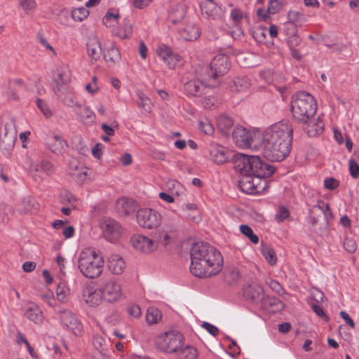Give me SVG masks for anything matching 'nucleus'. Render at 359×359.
<instances>
[{
    "label": "nucleus",
    "mask_w": 359,
    "mask_h": 359,
    "mask_svg": "<svg viewBox=\"0 0 359 359\" xmlns=\"http://www.w3.org/2000/svg\"><path fill=\"white\" fill-rule=\"evenodd\" d=\"M292 128L290 122L280 121L264 132L260 130L261 148L264 156L272 161H281L290 152Z\"/></svg>",
    "instance_id": "f257e3e1"
},
{
    "label": "nucleus",
    "mask_w": 359,
    "mask_h": 359,
    "mask_svg": "<svg viewBox=\"0 0 359 359\" xmlns=\"http://www.w3.org/2000/svg\"><path fill=\"white\" fill-rule=\"evenodd\" d=\"M190 257V271L196 277L209 278L217 275L222 269L224 260L222 254L208 243H194L191 249Z\"/></svg>",
    "instance_id": "f03ea898"
},
{
    "label": "nucleus",
    "mask_w": 359,
    "mask_h": 359,
    "mask_svg": "<svg viewBox=\"0 0 359 359\" xmlns=\"http://www.w3.org/2000/svg\"><path fill=\"white\" fill-rule=\"evenodd\" d=\"M104 264V260L101 252L94 248H85L78 255V269L87 278H99L103 272Z\"/></svg>",
    "instance_id": "7ed1b4c3"
},
{
    "label": "nucleus",
    "mask_w": 359,
    "mask_h": 359,
    "mask_svg": "<svg viewBox=\"0 0 359 359\" xmlns=\"http://www.w3.org/2000/svg\"><path fill=\"white\" fill-rule=\"evenodd\" d=\"M236 169L242 175L250 176L270 177L274 168L262 161L258 156L240 154L235 162Z\"/></svg>",
    "instance_id": "20e7f679"
},
{
    "label": "nucleus",
    "mask_w": 359,
    "mask_h": 359,
    "mask_svg": "<svg viewBox=\"0 0 359 359\" xmlns=\"http://www.w3.org/2000/svg\"><path fill=\"white\" fill-rule=\"evenodd\" d=\"M184 341L183 335L177 331H168L158 334L155 339L156 348L164 353L172 354L178 351Z\"/></svg>",
    "instance_id": "39448f33"
},
{
    "label": "nucleus",
    "mask_w": 359,
    "mask_h": 359,
    "mask_svg": "<svg viewBox=\"0 0 359 359\" xmlns=\"http://www.w3.org/2000/svg\"><path fill=\"white\" fill-rule=\"evenodd\" d=\"M260 138V130H250L238 126L233 131V142L240 148L259 149L261 148Z\"/></svg>",
    "instance_id": "423d86ee"
},
{
    "label": "nucleus",
    "mask_w": 359,
    "mask_h": 359,
    "mask_svg": "<svg viewBox=\"0 0 359 359\" xmlns=\"http://www.w3.org/2000/svg\"><path fill=\"white\" fill-rule=\"evenodd\" d=\"M294 118L303 123V129L309 137H316L324 130V123L319 114H294Z\"/></svg>",
    "instance_id": "0eeeda50"
},
{
    "label": "nucleus",
    "mask_w": 359,
    "mask_h": 359,
    "mask_svg": "<svg viewBox=\"0 0 359 359\" xmlns=\"http://www.w3.org/2000/svg\"><path fill=\"white\" fill-rule=\"evenodd\" d=\"M231 67L229 57L224 54L215 56L209 65L205 67V72L202 75L203 79L215 80L218 77L227 73Z\"/></svg>",
    "instance_id": "6e6552de"
},
{
    "label": "nucleus",
    "mask_w": 359,
    "mask_h": 359,
    "mask_svg": "<svg viewBox=\"0 0 359 359\" xmlns=\"http://www.w3.org/2000/svg\"><path fill=\"white\" fill-rule=\"evenodd\" d=\"M136 222L143 229L152 230L158 228L162 223L161 214L152 208H140L135 215Z\"/></svg>",
    "instance_id": "1a4fd4ad"
},
{
    "label": "nucleus",
    "mask_w": 359,
    "mask_h": 359,
    "mask_svg": "<svg viewBox=\"0 0 359 359\" xmlns=\"http://www.w3.org/2000/svg\"><path fill=\"white\" fill-rule=\"evenodd\" d=\"M104 302L116 303L123 297V287L119 280L114 278L105 280L100 286Z\"/></svg>",
    "instance_id": "9d476101"
},
{
    "label": "nucleus",
    "mask_w": 359,
    "mask_h": 359,
    "mask_svg": "<svg viewBox=\"0 0 359 359\" xmlns=\"http://www.w3.org/2000/svg\"><path fill=\"white\" fill-rule=\"evenodd\" d=\"M290 107L292 112H316L317 103L311 94L299 91L292 96Z\"/></svg>",
    "instance_id": "9b49d317"
},
{
    "label": "nucleus",
    "mask_w": 359,
    "mask_h": 359,
    "mask_svg": "<svg viewBox=\"0 0 359 359\" xmlns=\"http://www.w3.org/2000/svg\"><path fill=\"white\" fill-rule=\"evenodd\" d=\"M17 130L15 122L11 119L6 121L0 130V148L4 155L8 156L14 148L16 141Z\"/></svg>",
    "instance_id": "f8f14e48"
},
{
    "label": "nucleus",
    "mask_w": 359,
    "mask_h": 359,
    "mask_svg": "<svg viewBox=\"0 0 359 359\" xmlns=\"http://www.w3.org/2000/svg\"><path fill=\"white\" fill-rule=\"evenodd\" d=\"M130 243L135 251L144 255L152 254L158 246L157 241L140 233L133 234L130 238Z\"/></svg>",
    "instance_id": "ddd939ff"
},
{
    "label": "nucleus",
    "mask_w": 359,
    "mask_h": 359,
    "mask_svg": "<svg viewBox=\"0 0 359 359\" xmlns=\"http://www.w3.org/2000/svg\"><path fill=\"white\" fill-rule=\"evenodd\" d=\"M60 320L67 330L76 336H81L83 333V327L81 321L70 311L63 310L59 313Z\"/></svg>",
    "instance_id": "4468645a"
},
{
    "label": "nucleus",
    "mask_w": 359,
    "mask_h": 359,
    "mask_svg": "<svg viewBox=\"0 0 359 359\" xmlns=\"http://www.w3.org/2000/svg\"><path fill=\"white\" fill-rule=\"evenodd\" d=\"M100 228L104 238L110 242L118 240L123 233L120 224L111 218H103L100 222Z\"/></svg>",
    "instance_id": "2eb2a0df"
},
{
    "label": "nucleus",
    "mask_w": 359,
    "mask_h": 359,
    "mask_svg": "<svg viewBox=\"0 0 359 359\" xmlns=\"http://www.w3.org/2000/svg\"><path fill=\"white\" fill-rule=\"evenodd\" d=\"M266 177L252 176V178L246 177L240 181L241 189L250 194L262 193L266 189Z\"/></svg>",
    "instance_id": "dca6fc26"
},
{
    "label": "nucleus",
    "mask_w": 359,
    "mask_h": 359,
    "mask_svg": "<svg viewBox=\"0 0 359 359\" xmlns=\"http://www.w3.org/2000/svg\"><path fill=\"white\" fill-rule=\"evenodd\" d=\"M156 53L170 69H175L182 60L180 55L174 53L170 47L165 44L160 45Z\"/></svg>",
    "instance_id": "f3484780"
},
{
    "label": "nucleus",
    "mask_w": 359,
    "mask_h": 359,
    "mask_svg": "<svg viewBox=\"0 0 359 359\" xmlns=\"http://www.w3.org/2000/svg\"><path fill=\"white\" fill-rule=\"evenodd\" d=\"M54 81L57 84L55 93L62 97L60 94L62 88L67 86L71 80V72L68 66L62 65L57 67L54 73Z\"/></svg>",
    "instance_id": "a211bd4d"
},
{
    "label": "nucleus",
    "mask_w": 359,
    "mask_h": 359,
    "mask_svg": "<svg viewBox=\"0 0 359 359\" xmlns=\"http://www.w3.org/2000/svg\"><path fill=\"white\" fill-rule=\"evenodd\" d=\"M29 170L32 176L36 179L40 177V173L43 172L46 175H50L54 172L55 168L52 163L47 160H41L39 163L29 161Z\"/></svg>",
    "instance_id": "6ab92c4d"
},
{
    "label": "nucleus",
    "mask_w": 359,
    "mask_h": 359,
    "mask_svg": "<svg viewBox=\"0 0 359 359\" xmlns=\"http://www.w3.org/2000/svg\"><path fill=\"white\" fill-rule=\"evenodd\" d=\"M69 174L77 183H83L88 176V170L83 167L76 160H72L69 165Z\"/></svg>",
    "instance_id": "aec40b11"
},
{
    "label": "nucleus",
    "mask_w": 359,
    "mask_h": 359,
    "mask_svg": "<svg viewBox=\"0 0 359 359\" xmlns=\"http://www.w3.org/2000/svg\"><path fill=\"white\" fill-rule=\"evenodd\" d=\"M83 299L88 306L92 307L99 306L104 301L100 287L98 289L93 287H86L83 292Z\"/></svg>",
    "instance_id": "412c9836"
},
{
    "label": "nucleus",
    "mask_w": 359,
    "mask_h": 359,
    "mask_svg": "<svg viewBox=\"0 0 359 359\" xmlns=\"http://www.w3.org/2000/svg\"><path fill=\"white\" fill-rule=\"evenodd\" d=\"M24 316L35 324H41L43 315L40 307L35 303L29 302L25 308Z\"/></svg>",
    "instance_id": "4be33fe9"
},
{
    "label": "nucleus",
    "mask_w": 359,
    "mask_h": 359,
    "mask_svg": "<svg viewBox=\"0 0 359 359\" xmlns=\"http://www.w3.org/2000/svg\"><path fill=\"white\" fill-rule=\"evenodd\" d=\"M109 271L115 276L121 275L126 268V264L120 255H111L107 259Z\"/></svg>",
    "instance_id": "5701e85b"
},
{
    "label": "nucleus",
    "mask_w": 359,
    "mask_h": 359,
    "mask_svg": "<svg viewBox=\"0 0 359 359\" xmlns=\"http://www.w3.org/2000/svg\"><path fill=\"white\" fill-rule=\"evenodd\" d=\"M86 46L89 57L95 61L99 60L102 55V47L98 37L90 36L88 39Z\"/></svg>",
    "instance_id": "b1692460"
},
{
    "label": "nucleus",
    "mask_w": 359,
    "mask_h": 359,
    "mask_svg": "<svg viewBox=\"0 0 359 359\" xmlns=\"http://www.w3.org/2000/svg\"><path fill=\"white\" fill-rule=\"evenodd\" d=\"M46 145L53 153L57 155L62 154L67 146L65 141L59 135L48 136Z\"/></svg>",
    "instance_id": "393cba45"
},
{
    "label": "nucleus",
    "mask_w": 359,
    "mask_h": 359,
    "mask_svg": "<svg viewBox=\"0 0 359 359\" xmlns=\"http://www.w3.org/2000/svg\"><path fill=\"white\" fill-rule=\"evenodd\" d=\"M211 159L217 164H222L229 160L227 151L224 147L221 145L212 144L209 150Z\"/></svg>",
    "instance_id": "a878e982"
},
{
    "label": "nucleus",
    "mask_w": 359,
    "mask_h": 359,
    "mask_svg": "<svg viewBox=\"0 0 359 359\" xmlns=\"http://www.w3.org/2000/svg\"><path fill=\"white\" fill-rule=\"evenodd\" d=\"M206 87L199 79L190 80L184 84V92L190 96H201Z\"/></svg>",
    "instance_id": "bb28decb"
},
{
    "label": "nucleus",
    "mask_w": 359,
    "mask_h": 359,
    "mask_svg": "<svg viewBox=\"0 0 359 359\" xmlns=\"http://www.w3.org/2000/svg\"><path fill=\"white\" fill-rule=\"evenodd\" d=\"M116 208L121 216H128L136 208L135 201L133 199L122 198L117 201Z\"/></svg>",
    "instance_id": "cd10ccee"
},
{
    "label": "nucleus",
    "mask_w": 359,
    "mask_h": 359,
    "mask_svg": "<svg viewBox=\"0 0 359 359\" xmlns=\"http://www.w3.org/2000/svg\"><path fill=\"white\" fill-rule=\"evenodd\" d=\"M112 34L122 39H129L133 34V25L130 20L126 18L123 20L121 28H114L111 30Z\"/></svg>",
    "instance_id": "c85d7f7f"
},
{
    "label": "nucleus",
    "mask_w": 359,
    "mask_h": 359,
    "mask_svg": "<svg viewBox=\"0 0 359 359\" xmlns=\"http://www.w3.org/2000/svg\"><path fill=\"white\" fill-rule=\"evenodd\" d=\"M250 86V81L247 77H238L230 85L231 91L233 93H245Z\"/></svg>",
    "instance_id": "c756f323"
},
{
    "label": "nucleus",
    "mask_w": 359,
    "mask_h": 359,
    "mask_svg": "<svg viewBox=\"0 0 359 359\" xmlns=\"http://www.w3.org/2000/svg\"><path fill=\"white\" fill-rule=\"evenodd\" d=\"M180 35L185 41H194L200 36V32L196 25H189L180 31Z\"/></svg>",
    "instance_id": "7c9ffc66"
},
{
    "label": "nucleus",
    "mask_w": 359,
    "mask_h": 359,
    "mask_svg": "<svg viewBox=\"0 0 359 359\" xmlns=\"http://www.w3.org/2000/svg\"><path fill=\"white\" fill-rule=\"evenodd\" d=\"M176 353L177 359H196L198 357L197 349L191 345L182 346Z\"/></svg>",
    "instance_id": "2f4dec72"
},
{
    "label": "nucleus",
    "mask_w": 359,
    "mask_h": 359,
    "mask_svg": "<svg viewBox=\"0 0 359 359\" xmlns=\"http://www.w3.org/2000/svg\"><path fill=\"white\" fill-rule=\"evenodd\" d=\"M38 208V203L32 196L25 197L20 204V210L23 213H32Z\"/></svg>",
    "instance_id": "473e14b6"
},
{
    "label": "nucleus",
    "mask_w": 359,
    "mask_h": 359,
    "mask_svg": "<svg viewBox=\"0 0 359 359\" xmlns=\"http://www.w3.org/2000/svg\"><path fill=\"white\" fill-rule=\"evenodd\" d=\"M217 127L222 133H227L233 126V121L227 114H221L217 117Z\"/></svg>",
    "instance_id": "72a5a7b5"
},
{
    "label": "nucleus",
    "mask_w": 359,
    "mask_h": 359,
    "mask_svg": "<svg viewBox=\"0 0 359 359\" xmlns=\"http://www.w3.org/2000/svg\"><path fill=\"white\" fill-rule=\"evenodd\" d=\"M186 15V10L183 5H177L170 15L169 20L173 24L180 22Z\"/></svg>",
    "instance_id": "f704fd0d"
},
{
    "label": "nucleus",
    "mask_w": 359,
    "mask_h": 359,
    "mask_svg": "<svg viewBox=\"0 0 359 359\" xmlns=\"http://www.w3.org/2000/svg\"><path fill=\"white\" fill-rule=\"evenodd\" d=\"M62 100L65 104L72 108L76 107L74 110L84 109V107H83L81 104L78 103L76 96L71 91H67L64 96L62 97Z\"/></svg>",
    "instance_id": "c9c22d12"
},
{
    "label": "nucleus",
    "mask_w": 359,
    "mask_h": 359,
    "mask_svg": "<svg viewBox=\"0 0 359 359\" xmlns=\"http://www.w3.org/2000/svg\"><path fill=\"white\" fill-rule=\"evenodd\" d=\"M317 212L323 213L327 221L333 217L330 205L323 201H318L317 204L312 208V212Z\"/></svg>",
    "instance_id": "e433bc0d"
},
{
    "label": "nucleus",
    "mask_w": 359,
    "mask_h": 359,
    "mask_svg": "<svg viewBox=\"0 0 359 359\" xmlns=\"http://www.w3.org/2000/svg\"><path fill=\"white\" fill-rule=\"evenodd\" d=\"M162 318L161 312L156 308L149 307L146 313V321L149 325L158 323Z\"/></svg>",
    "instance_id": "4c0bfd02"
},
{
    "label": "nucleus",
    "mask_w": 359,
    "mask_h": 359,
    "mask_svg": "<svg viewBox=\"0 0 359 359\" xmlns=\"http://www.w3.org/2000/svg\"><path fill=\"white\" fill-rule=\"evenodd\" d=\"M137 104L142 110L150 112L151 102V100L142 91H137Z\"/></svg>",
    "instance_id": "58836bf2"
},
{
    "label": "nucleus",
    "mask_w": 359,
    "mask_h": 359,
    "mask_svg": "<svg viewBox=\"0 0 359 359\" xmlns=\"http://www.w3.org/2000/svg\"><path fill=\"white\" fill-rule=\"evenodd\" d=\"M167 184L172 194L179 197H183L185 196L186 189L180 182L176 180H170Z\"/></svg>",
    "instance_id": "ea45409f"
},
{
    "label": "nucleus",
    "mask_w": 359,
    "mask_h": 359,
    "mask_svg": "<svg viewBox=\"0 0 359 359\" xmlns=\"http://www.w3.org/2000/svg\"><path fill=\"white\" fill-rule=\"evenodd\" d=\"M69 289L65 283H60L56 290V296L59 302L65 303L68 301Z\"/></svg>",
    "instance_id": "a19ab883"
},
{
    "label": "nucleus",
    "mask_w": 359,
    "mask_h": 359,
    "mask_svg": "<svg viewBox=\"0 0 359 359\" xmlns=\"http://www.w3.org/2000/svg\"><path fill=\"white\" fill-rule=\"evenodd\" d=\"M120 18V15L117 13H113L111 12H107L105 15L103 17L102 22L103 24L109 28H116V25L118 24V19Z\"/></svg>",
    "instance_id": "79ce46f5"
},
{
    "label": "nucleus",
    "mask_w": 359,
    "mask_h": 359,
    "mask_svg": "<svg viewBox=\"0 0 359 359\" xmlns=\"http://www.w3.org/2000/svg\"><path fill=\"white\" fill-rule=\"evenodd\" d=\"M89 15L87 8L81 7L74 9L71 13V16L74 21L81 22Z\"/></svg>",
    "instance_id": "37998d69"
},
{
    "label": "nucleus",
    "mask_w": 359,
    "mask_h": 359,
    "mask_svg": "<svg viewBox=\"0 0 359 359\" xmlns=\"http://www.w3.org/2000/svg\"><path fill=\"white\" fill-rule=\"evenodd\" d=\"M105 60L112 64L118 62L121 60V53L118 48H111L107 54L104 55Z\"/></svg>",
    "instance_id": "c03bdc74"
},
{
    "label": "nucleus",
    "mask_w": 359,
    "mask_h": 359,
    "mask_svg": "<svg viewBox=\"0 0 359 359\" xmlns=\"http://www.w3.org/2000/svg\"><path fill=\"white\" fill-rule=\"evenodd\" d=\"M263 256L265 257L266 260L271 265H275L277 262L276 255L275 251L270 247L265 246L262 248V250Z\"/></svg>",
    "instance_id": "a18cd8bd"
},
{
    "label": "nucleus",
    "mask_w": 359,
    "mask_h": 359,
    "mask_svg": "<svg viewBox=\"0 0 359 359\" xmlns=\"http://www.w3.org/2000/svg\"><path fill=\"white\" fill-rule=\"evenodd\" d=\"M241 232L248 237L250 241L254 244L259 243V238L253 233L252 229L248 225L242 224L240 226Z\"/></svg>",
    "instance_id": "49530a36"
},
{
    "label": "nucleus",
    "mask_w": 359,
    "mask_h": 359,
    "mask_svg": "<svg viewBox=\"0 0 359 359\" xmlns=\"http://www.w3.org/2000/svg\"><path fill=\"white\" fill-rule=\"evenodd\" d=\"M185 211L193 212L194 213V216H191L189 214H187V217L195 222H198L201 220V217L199 215V212L198 210L197 205L194 203H187L185 208Z\"/></svg>",
    "instance_id": "de8ad7c7"
},
{
    "label": "nucleus",
    "mask_w": 359,
    "mask_h": 359,
    "mask_svg": "<svg viewBox=\"0 0 359 359\" xmlns=\"http://www.w3.org/2000/svg\"><path fill=\"white\" fill-rule=\"evenodd\" d=\"M93 344L100 354H102L106 349V341L102 336L95 335L93 337Z\"/></svg>",
    "instance_id": "09e8293b"
},
{
    "label": "nucleus",
    "mask_w": 359,
    "mask_h": 359,
    "mask_svg": "<svg viewBox=\"0 0 359 359\" xmlns=\"http://www.w3.org/2000/svg\"><path fill=\"white\" fill-rule=\"evenodd\" d=\"M200 129L206 135H211L215 132V128L213 125L207 118L205 120L199 121Z\"/></svg>",
    "instance_id": "8fccbe9b"
},
{
    "label": "nucleus",
    "mask_w": 359,
    "mask_h": 359,
    "mask_svg": "<svg viewBox=\"0 0 359 359\" xmlns=\"http://www.w3.org/2000/svg\"><path fill=\"white\" fill-rule=\"evenodd\" d=\"M282 8V0H269L267 12L269 14L278 13Z\"/></svg>",
    "instance_id": "3c124183"
},
{
    "label": "nucleus",
    "mask_w": 359,
    "mask_h": 359,
    "mask_svg": "<svg viewBox=\"0 0 359 359\" xmlns=\"http://www.w3.org/2000/svg\"><path fill=\"white\" fill-rule=\"evenodd\" d=\"M348 169L350 175L353 178H358L359 176V165L355 159L351 158L348 161Z\"/></svg>",
    "instance_id": "603ef678"
},
{
    "label": "nucleus",
    "mask_w": 359,
    "mask_h": 359,
    "mask_svg": "<svg viewBox=\"0 0 359 359\" xmlns=\"http://www.w3.org/2000/svg\"><path fill=\"white\" fill-rule=\"evenodd\" d=\"M230 18L235 25H238L244 18V14L241 9L233 8L231 11Z\"/></svg>",
    "instance_id": "864d4df0"
},
{
    "label": "nucleus",
    "mask_w": 359,
    "mask_h": 359,
    "mask_svg": "<svg viewBox=\"0 0 359 359\" xmlns=\"http://www.w3.org/2000/svg\"><path fill=\"white\" fill-rule=\"evenodd\" d=\"M303 14L298 11H290L287 13V22L292 24L298 22L303 18Z\"/></svg>",
    "instance_id": "5fc2aeb1"
},
{
    "label": "nucleus",
    "mask_w": 359,
    "mask_h": 359,
    "mask_svg": "<svg viewBox=\"0 0 359 359\" xmlns=\"http://www.w3.org/2000/svg\"><path fill=\"white\" fill-rule=\"evenodd\" d=\"M19 4L27 13L34 9L36 6L34 0H19Z\"/></svg>",
    "instance_id": "6e6d98bb"
},
{
    "label": "nucleus",
    "mask_w": 359,
    "mask_h": 359,
    "mask_svg": "<svg viewBox=\"0 0 359 359\" xmlns=\"http://www.w3.org/2000/svg\"><path fill=\"white\" fill-rule=\"evenodd\" d=\"M78 119L85 125H91L95 120L94 114H79Z\"/></svg>",
    "instance_id": "4d7b16f0"
},
{
    "label": "nucleus",
    "mask_w": 359,
    "mask_h": 359,
    "mask_svg": "<svg viewBox=\"0 0 359 359\" xmlns=\"http://www.w3.org/2000/svg\"><path fill=\"white\" fill-rule=\"evenodd\" d=\"M344 248L349 253L354 252L357 249L355 241L350 238H346L344 242Z\"/></svg>",
    "instance_id": "13d9d810"
},
{
    "label": "nucleus",
    "mask_w": 359,
    "mask_h": 359,
    "mask_svg": "<svg viewBox=\"0 0 359 359\" xmlns=\"http://www.w3.org/2000/svg\"><path fill=\"white\" fill-rule=\"evenodd\" d=\"M104 148V144H102V143H97L92 148V155L93 156V157L98 160H100L102 157Z\"/></svg>",
    "instance_id": "bf43d9fd"
},
{
    "label": "nucleus",
    "mask_w": 359,
    "mask_h": 359,
    "mask_svg": "<svg viewBox=\"0 0 359 359\" xmlns=\"http://www.w3.org/2000/svg\"><path fill=\"white\" fill-rule=\"evenodd\" d=\"M128 313L133 318H139L142 315V311L138 305L133 304L128 306Z\"/></svg>",
    "instance_id": "052dcab7"
},
{
    "label": "nucleus",
    "mask_w": 359,
    "mask_h": 359,
    "mask_svg": "<svg viewBox=\"0 0 359 359\" xmlns=\"http://www.w3.org/2000/svg\"><path fill=\"white\" fill-rule=\"evenodd\" d=\"M252 35L256 41L262 42L266 39V29L263 28H257L253 31Z\"/></svg>",
    "instance_id": "680f3d73"
},
{
    "label": "nucleus",
    "mask_w": 359,
    "mask_h": 359,
    "mask_svg": "<svg viewBox=\"0 0 359 359\" xmlns=\"http://www.w3.org/2000/svg\"><path fill=\"white\" fill-rule=\"evenodd\" d=\"M251 289H253L255 292H251L250 298L252 300H257L262 299L263 297V289L259 285H255L253 287L250 286Z\"/></svg>",
    "instance_id": "e2e57ef3"
},
{
    "label": "nucleus",
    "mask_w": 359,
    "mask_h": 359,
    "mask_svg": "<svg viewBox=\"0 0 359 359\" xmlns=\"http://www.w3.org/2000/svg\"><path fill=\"white\" fill-rule=\"evenodd\" d=\"M324 185L326 189L333 190L339 187V182L336 179L330 177L325 180Z\"/></svg>",
    "instance_id": "0e129e2a"
},
{
    "label": "nucleus",
    "mask_w": 359,
    "mask_h": 359,
    "mask_svg": "<svg viewBox=\"0 0 359 359\" xmlns=\"http://www.w3.org/2000/svg\"><path fill=\"white\" fill-rule=\"evenodd\" d=\"M290 215L288 210L285 207H280L276 214V219L279 222H282L287 219Z\"/></svg>",
    "instance_id": "69168bd1"
},
{
    "label": "nucleus",
    "mask_w": 359,
    "mask_h": 359,
    "mask_svg": "<svg viewBox=\"0 0 359 359\" xmlns=\"http://www.w3.org/2000/svg\"><path fill=\"white\" fill-rule=\"evenodd\" d=\"M41 297L43 300H44L48 305L50 306H55V300L53 297V294L51 292H48L44 294H41Z\"/></svg>",
    "instance_id": "338daca9"
},
{
    "label": "nucleus",
    "mask_w": 359,
    "mask_h": 359,
    "mask_svg": "<svg viewBox=\"0 0 359 359\" xmlns=\"http://www.w3.org/2000/svg\"><path fill=\"white\" fill-rule=\"evenodd\" d=\"M86 90L90 94L95 93L98 90V86L97 84V77L93 76L92 79V82L88 83L86 87Z\"/></svg>",
    "instance_id": "774afa93"
}]
</instances>
